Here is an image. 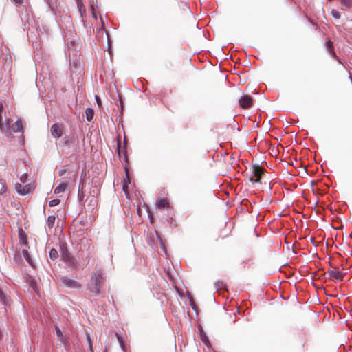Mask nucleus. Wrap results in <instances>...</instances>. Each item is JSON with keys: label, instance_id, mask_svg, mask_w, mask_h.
Returning a JSON list of instances; mask_svg holds the SVG:
<instances>
[{"label": "nucleus", "instance_id": "obj_1", "mask_svg": "<svg viewBox=\"0 0 352 352\" xmlns=\"http://www.w3.org/2000/svg\"><path fill=\"white\" fill-rule=\"evenodd\" d=\"M104 280V274L103 271H96L91 276L89 284V289L91 292L98 295L100 292V289L103 285Z\"/></svg>", "mask_w": 352, "mask_h": 352}, {"label": "nucleus", "instance_id": "obj_2", "mask_svg": "<svg viewBox=\"0 0 352 352\" xmlns=\"http://www.w3.org/2000/svg\"><path fill=\"white\" fill-rule=\"evenodd\" d=\"M60 250L61 253L62 260L68 265L75 267L76 261L75 258L69 253L65 244L61 243L60 245Z\"/></svg>", "mask_w": 352, "mask_h": 352}, {"label": "nucleus", "instance_id": "obj_3", "mask_svg": "<svg viewBox=\"0 0 352 352\" xmlns=\"http://www.w3.org/2000/svg\"><path fill=\"white\" fill-rule=\"evenodd\" d=\"M264 171L265 170L263 168L258 166H254L252 169V176L250 178V182L252 183L260 182V179Z\"/></svg>", "mask_w": 352, "mask_h": 352}, {"label": "nucleus", "instance_id": "obj_4", "mask_svg": "<svg viewBox=\"0 0 352 352\" xmlns=\"http://www.w3.org/2000/svg\"><path fill=\"white\" fill-rule=\"evenodd\" d=\"M96 38L98 42L100 44H111V41L109 39V34L104 29H100L98 30L96 34Z\"/></svg>", "mask_w": 352, "mask_h": 352}, {"label": "nucleus", "instance_id": "obj_5", "mask_svg": "<svg viewBox=\"0 0 352 352\" xmlns=\"http://www.w3.org/2000/svg\"><path fill=\"white\" fill-rule=\"evenodd\" d=\"M61 284L70 288H78L80 287L79 283L75 280L71 279L67 276H63L60 278Z\"/></svg>", "mask_w": 352, "mask_h": 352}, {"label": "nucleus", "instance_id": "obj_6", "mask_svg": "<svg viewBox=\"0 0 352 352\" xmlns=\"http://www.w3.org/2000/svg\"><path fill=\"white\" fill-rule=\"evenodd\" d=\"M252 98L248 95H244L239 99V105L243 109H248L252 105Z\"/></svg>", "mask_w": 352, "mask_h": 352}, {"label": "nucleus", "instance_id": "obj_7", "mask_svg": "<svg viewBox=\"0 0 352 352\" xmlns=\"http://www.w3.org/2000/svg\"><path fill=\"white\" fill-rule=\"evenodd\" d=\"M51 134L54 138H59L63 135V127L57 123L54 124L51 127Z\"/></svg>", "mask_w": 352, "mask_h": 352}, {"label": "nucleus", "instance_id": "obj_8", "mask_svg": "<svg viewBox=\"0 0 352 352\" xmlns=\"http://www.w3.org/2000/svg\"><path fill=\"white\" fill-rule=\"evenodd\" d=\"M328 274L331 278L336 280L337 281H342L343 279L344 273L341 271L333 269L330 270L328 272Z\"/></svg>", "mask_w": 352, "mask_h": 352}, {"label": "nucleus", "instance_id": "obj_9", "mask_svg": "<svg viewBox=\"0 0 352 352\" xmlns=\"http://www.w3.org/2000/svg\"><path fill=\"white\" fill-rule=\"evenodd\" d=\"M9 128H10V131H12V132L23 133L22 121L21 120H17L11 126H9Z\"/></svg>", "mask_w": 352, "mask_h": 352}, {"label": "nucleus", "instance_id": "obj_10", "mask_svg": "<svg viewBox=\"0 0 352 352\" xmlns=\"http://www.w3.org/2000/svg\"><path fill=\"white\" fill-rule=\"evenodd\" d=\"M55 332L56 336L60 339V342L63 344H66L67 339L65 336H63V332L60 329V328L58 326H55Z\"/></svg>", "mask_w": 352, "mask_h": 352}, {"label": "nucleus", "instance_id": "obj_11", "mask_svg": "<svg viewBox=\"0 0 352 352\" xmlns=\"http://www.w3.org/2000/svg\"><path fill=\"white\" fill-rule=\"evenodd\" d=\"M67 184L66 183H62L57 186L54 189V193L55 194H60L61 192H63L65 191L67 188Z\"/></svg>", "mask_w": 352, "mask_h": 352}, {"label": "nucleus", "instance_id": "obj_12", "mask_svg": "<svg viewBox=\"0 0 352 352\" xmlns=\"http://www.w3.org/2000/svg\"><path fill=\"white\" fill-rule=\"evenodd\" d=\"M86 118L88 122H91L94 116V111L91 108H87L85 110Z\"/></svg>", "mask_w": 352, "mask_h": 352}, {"label": "nucleus", "instance_id": "obj_13", "mask_svg": "<svg viewBox=\"0 0 352 352\" xmlns=\"http://www.w3.org/2000/svg\"><path fill=\"white\" fill-rule=\"evenodd\" d=\"M34 190V186L32 184H26L23 186V190H22V195H25L27 194H29L30 192H32Z\"/></svg>", "mask_w": 352, "mask_h": 352}, {"label": "nucleus", "instance_id": "obj_14", "mask_svg": "<svg viewBox=\"0 0 352 352\" xmlns=\"http://www.w3.org/2000/svg\"><path fill=\"white\" fill-rule=\"evenodd\" d=\"M19 236L20 243L21 245H26L28 244V240L25 233L23 232L22 230H19Z\"/></svg>", "mask_w": 352, "mask_h": 352}, {"label": "nucleus", "instance_id": "obj_15", "mask_svg": "<svg viewBox=\"0 0 352 352\" xmlns=\"http://www.w3.org/2000/svg\"><path fill=\"white\" fill-rule=\"evenodd\" d=\"M56 220V217L54 215L49 216L47 220V226L49 228H52L54 227V223Z\"/></svg>", "mask_w": 352, "mask_h": 352}, {"label": "nucleus", "instance_id": "obj_16", "mask_svg": "<svg viewBox=\"0 0 352 352\" xmlns=\"http://www.w3.org/2000/svg\"><path fill=\"white\" fill-rule=\"evenodd\" d=\"M156 204L159 208H166L168 206V202L167 199H165L157 201Z\"/></svg>", "mask_w": 352, "mask_h": 352}, {"label": "nucleus", "instance_id": "obj_17", "mask_svg": "<svg viewBox=\"0 0 352 352\" xmlns=\"http://www.w3.org/2000/svg\"><path fill=\"white\" fill-rule=\"evenodd\" d=\"M22 254H23V257L25 258V260L27 261V262L30 265H32V261H31V258H30V256L28 253V251L25 249L23 250L22 251Z\"/></svg>", "mask_w": 352, "mask_h": 352}, {"label": "nucleus", "instance_id": "obj_18", "mask_svg": "<svg viewBox=\"0 0 352 352\" xmlns=\"http://www.w3.org/2000/svg\"><path fill=\"white\" fill-rule=\"evenodd\" d=\"M5 113V110L3 108V105L2 102L0 101V129L1 130L4 129L3 124L2 123V113Z\"/></svg>", "mask_w": 352, "mask_h": 352}, {"label": "nucleus", "instance_id": "obj_19", "mask_svg": "<svg viewBox=\"0 0 352 352\" xmlns=\"http://www.w3.org/2000/svg\"><path fill=\"white\" fill-rule=\"evenodd\" d=\"M50 257L52 260H55L58 257V253L56 249H51L50 252Z\"/></svg>", "mask_w": 352, "mask_h": 352}, {"label": "nucleus", "instance_id": "obj_20", "mask_svg": "<svg viewBox=\"0 0 352 352\" xmlns=\"http://www.w3.org/2000/svg\"><path fill=\"white\" fill-rule=\"evenodd\" d=\"M6 192L5 182L0 178V194H4Z\"/></svg>", "mask_w": 352, "mask_h": 352}, {"label": "nucleus", "instance_id": "obj_21", "mask_svg": "<svg viewBox=\"0 0 352 352\" xmlns=\"http://www.w3.org/2000/svg\"><path fill=\"white\" fill-rule=\"evenodd\" d=\"M0 302L2 305H5L7 303L6 297L3 292L0 289Z\"/></svg>", "mask_w": 352, "mask_h": 352}, {"label": "nucleus", "instance_id": "obj_22", "mask_svg": "<svg viewBox=\"0 0 352 352\" xmlns=\"http://www.w3.org/2000/svg\"><path fill=\"white\" fill-rule=\"evenodd\" d=\"M87 342H88V344H89V351H90V352H94L93 351V342H92V339H91V336L89 334L87 335Z\"/></svg>", "mask_w": 352, "mask_h": 352}, {"label": "nucleus", "instance_id": "obj_23", "mask_svg": "<svg viewBox=\"0 0 352 352\" xmlns=\"http://www.w3.org/2000/svg\"><path fill=\"white\" fill-rule=\"evenodd\" d=\"M59 204H60V200L58 199H52V200L50 201L49 206L50 207H54V206L58 205Z\"/></svg>", "mask_w": 352, "mask_h": 352}, {"label": "nucleus", "instance_id": "obj_24", "mask_svg": "<svg viewBox=\"0 0 352 352\" xmlns=\"http://www.w3.org/2000/svg\"><path fill=\"white\" fill-rule=\"evenodd\" d=\"M23 186H22L21 184H16L15 185V190L18 193L22 195V190H23Z\"/></svg>", "mask_w": 352, "mask_h": 352}, {"label": "nucleus", "instance_id": "obj_25", "mask_svg": "<svg viewBox=\"0 0 352 352\" xmlns=\"http://www.w3.org/2000/svg\"><path fill=\"white\" fill-rule=\"evenodd\" d=\"M333 45H327V51L333 56H336V53L334 52V50H333Z\"/></svg>", "mask_w": 352, "mask_h": 352}, {"label": "nucleus", "instance_id": "obj_26", "mask_svg": "<svg viewBox=\"0 0 352 352\" xmlns=\"http://www.w3.org/2000/svg\"><path fill=\"white\" fill-rule=\"evenodd\" d=\"M331 14L336 19H340V13L339 11H338L336 10H331Z\"/></svg>", "mask_w": 352, "mask_h": 352}, {"label": "nucleus", "instance_id": "obj_27", "mask_svg": "<svg viewBox=\"0 0 352 352\" xmlns=\"http://www.w3.org/2000/svg\"><path fill=\"white\" fill-rule=\"evenodd\" d=\"M28 180V175L26 173H24L23 174L21 177H20V181L22 183H25Z\"/></svg>", "mask_w": 352, "mask_h": 352}, {"label": "nucleus", "instance_id": "obj_28", "mask_svg": "<svg viewBox=\"0 0 352 352\" xmlns=\"http://www.w3.org/2000/svg\"><path fill=\"white\" fill-rule=\"evenodd\" d=\"M82 186L83 183L80 181L78 186V197H80L82 195Z\"/></svg>", "mask_w": 352, "mask_h": 352}, {"label": "nucleus", "instance_id": "obj_29", "mask_svg": "<svg viewBox=\"0 0 352 352\" xmlns=\"http://www.w3.org/2000/svg\"><path fill=\"white\" fill-rule=\"evenodd\" d=\"M116 335L120 342V346L122 348V349H124V342L122 340V338L118 333H116Z\"/></svg>", "mask_w": 352, "mask_h": 352}, {"label": "nucleus", "instance_id": "obj_30", "mask_svg": "<svg viewBox=\"0 0 352 352\" xmlns=\"http://www.w3.org/2000/svg\"><path fill=\"white\" fill-rule=\"evenodd\" d=\"M77 4L80 11L82 12V8L83 7L82 1L80 0H77Z\"/></svg>", "mask_w": 352, "mask_h": 352}, {"label": "nucleus", "instance_id": "obj_31", "mask_svg": "<svg viewBox=\"0 0 352 352\" xmlns=\"http://www.w3.org/2000/svg\"><path fill=\"white\" fill-rule=\"evenodd\" d=\"M73 138H65V144L70 145L72 144Z\"/></svg>", "mask_w": 352, "mask_h": 352}, {"label": "nucleus", "instance_id": "obj_32", "mask_svg": "<svg viewBox=\"0 0 352 352\" xmlns=\"http://www.w3.org/2000/svg\"><path fill=\"white\" fill-rule=\"evenodd\" d=\"M16 6H19L23 3V0H12Z\"/></svg>", "mask_w": 352, "mask_h": 352}, {"label": "nucleus", "instance_id": "obj_33", "mask_svg": "<svg viewBox=\"0 0 352 352\" xmlns=\"http://www.w3.org/2000/svg\"><path fill=\"white\" fill-rule=\"evenodd\" d=\"M96 100L97 104L100 107L101 106V100L98 96H96Z\"/></svg>", "mask_w": 352, "mask_h": 352}, {"label": "nucleus", "instance_id": "obj_34", "mask_svg": "<svg viewBox=\"0 0 352 352\" xmlns=\"http://www.w3.org/2000/svg\"><path fill=\"white\" fill-rule=\"evenodd\" d=\"M203 342H205V344L208 346L209 344L208 339L204 336V337L202 338Z\"/></svg>", "mask_w": 352, "mask_h": 352}, {"label": "nucleus", "instance_id": "obj_35", "mask_svg": "<svg viewBox=\"0 0 352 352\" xmlns=\"http://www.w3.org/2000/svg\"><path fill=\"white\" fill-rule=\"evenodd\" d=\"M66 169L65 168H63L61 169L60 171H59V175L60 176L63 175L65 173H66Z\"/></svg>", "mask_w": 352, "mask_h": 352}, {"label": "nucleus", "instance_id": "obj_36", "mask_svg": "<svg viewBox=\"0 0 352 352\" xmlns=\"http://www.w3.org/2000/svg\"><path fill=\"white\" fill-rule=\"evenodd\" d=\"M125 170H126V179H125L124 181L125 182L127 181L129 182V172H128L127 168H126Z\"/></svg>", "mask_w": 352, "mask_h": 352}, {"label": "nucleus", "instance_id": "obj_37", "mask_svg": "<svg viewBox=\"0 0 352 352\" xmlns=\"http://www.w3.org/2000/svg\"><path fill=\"white\" fill-rule=\"evenodd\" d=\"M30 285L34 288V290H36V288H35L36 285L34 281H31Z\"/></svg>", "mask_w": 352, "mask_h": 352}, {"label": "nucleus", "instance_id": "obj_38", "mask_svg": "<svg viewBox=\"0 0 352 352\" xmlns=\"http://www.w3.org/2000/svg\"><path fill=\"white\" fill-rule=\"evenodd\" d=\"M111 46L110 45H108L107 46V51L109 52V54H111Z\"/></svg>", "mask_w": 352, "mask_h": 352}, {"label": "nucleus", "instance_id": "obj_39", "mask_svg": "<svg viewBox=\"0 0 352 352\" xmlns=\"http://www.w3.org/2000/svg\"><path fill=\"white\" fill-rule=\"evenodd\" d=\"M126 188H127V186H126V184H124V185H123V190H124V192H126Z\"/></svg>", "mask_w": 352, "mask_h": 352}, {"label": "nucleus", "instance_id": "obj_40", "mask_svg": "<svg viewBox=\"0 0 352 352\" xmlns=\"http://www.w3.org/2000/svg\"><path fill=\"white\" fill-rule=\"evenodd\" d=\"M325 44L329 45V44H333V43H332L330 40H329V41H327L326 42V43H325Z\"/></svg>", "mask_w": 352, "mask_h": 352}, {"label": "nucleus", "instance_id": "obj_41", "mask_svg": "<svg viewBox=\"0 0 352 352\" xmlns=\"http://www.w3.org/2000/svg\"><path fill=\"white\" fill-rule=\"evenodd\" d=\"M91 8H92V10H94V6H91ZM93 14H94V16H95V14H94V11H93Z\"/></svg>", "mask_w": 352, "mask_h": 352}, {"label": "nucleus", "instance_id": "obj_42", "mask_svg": "<svg viewBox=\"0 0 352 352\" xmlns=\"http://www.w3.org/2000/svg\"><path fill=\"white\" fill-rule=\"evenodd\" d=\"M162 248H163L164 252H166L165 247L163 245Z\"/></svg>", "mask_w": 352, "mask_h": 352}, {"label": "nucleus", "instance_id": "obj_43", "mask_svg": "<svg viewBox=\"0 0 352 352\" xmlns=\"http://www.w3.org/2000/svg\"><path fill=\"white\" fill-rule=\"evenodd\" d=\"M329 1H331L332 0H329Z\"/></svg>", "mask_w": 352, "mask_h": 352}]
</instances>
